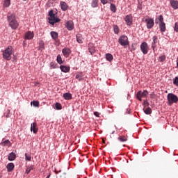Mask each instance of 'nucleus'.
<instances>
[{
    "mask_svg": "<svg viewBox=\"0 0 178 178\" xmlns=\"http://www.w3.org/2000/svg\"><path fill=\"white\" fill-rule=\"evenodd\" d=\"M8 20L9 26L13 29V30H16L19 27V22L16 20V15L15 14H10L8 15Z\"/></svg>",
    "mask_w": 178,
    "mask_h": 178,
    "instance_id": "f257e3e1",
    "label": "nucleus"
},
{
    "mask_svg": "<svg viewBox=\"0 0 178 178\" xmlns=\"http://www.w3.org/2000/svg\"><path fill=\"white\" fill-rule=\"evenodd\" d=\"M48 20L49 24H51L52 26H54L55 23H59V22H60V19H59V17H58V16L54 13V10H51L49 12Z\"/></svg>",
    "mask_w": 178,
    "mask_h": 178,
    "instance_id": "f03ea898",
    "label": "nucleus"
},
{
    "mask_svg": "<svg viewBox=\"0 0 178 178\" xmlns=\"http://www.w3.org/2000/svg\"><path fill=\"white\" fill-rule=\"evenodd\" d=\"M13 54V47L8 46L4 51H3V58L6 60H10L12 59V55Z\"/></svg>",
    "mask_w": 178,
    "mask_h": 178,
    "instance_id": "7ed1b4c3",
    "label": "nucleus"
},
{
    "mask_svg": "<svg viewBox=\"0 0 178 178\" xmlns=\"http://www.w3.org/2000/svg\"><path fill=\"white\" fill-rule=\"evenodd\" d=\"M156 24L159 23V29L161 33H165L166 31V24L163 22V16L159 15L158 18L155 19Z\"/></svg>",
    "mask_w": 178,
    "mask_h": 178,
    "instance_id": "20e7f679",
    "label": "nucleus"
},
{
    "mask_svg": "<svg viewBox=\"0 0 178 178\" xmlns=\"http://www.w3.org/2000/svg\"><path fill=\"white\" fill-rule=\"evenodd\" d=\"M167 99L168 102V105H170V106H172V105H173V104H177V102H178L177 95H176L173 93H168L167 95Z\"/></svg>",
    "mask_w": 178,
    "mask_h": 178,
    "instance_id": "39448f33",
    "label": "nucleus"
},
{
    "mask_svg": "<svg viewBox=\"0 0 178 178\" xmlns=\"http://www.w3.org/2000/svg\"><path fill=\"white\" fill-rule=\"evenodd\" d=\"M118 42L122 47H124V48H127V45L129 44V38L124 35H121L118 39Z\"/></svg>",
    "mask_w": 178,
    "mask_h": 178,
    "instance_id": "423d86ee",
    "label": "nucleus"
},
{
    "mask_svg": "<svg viewBox=\"0 0 178 178\" xmlns=\"http://www.w3.org/2000/svg\"><path fill=\"white\" fill-rule=\"evenodd\" d=\"M147 95H148V91L147 90H143L138 91L136 94V98L138 99V101H143L142 98H147Z\"/></svg>",
    "mask_w": 178,
    "mask_h": 178,
    "instance_id": "0eeeda50",
    "label": "nucleus"
},
{
    "mask_svg": "<svg viewBox=\"0 0 178 178\" xmlns=\"http://www.w3.org/2000/svg\"><path fill=\"white\" fill-rule=\"evenodd\" d=\"M148 44H147V42H143L140 44V51L143 52L144 55H147V54H148Z\"/></svg>",
    "mask_w": 178,
    "mask_h": 178,
    "instance_id": "6e6552de",
    "label": "nucleus"
},
{
    "mask_svg": "<svg viewBox=\"0 0 178 178\" xmlns=\"http://www.w3.org/2000/svg\"><path fill=\"white\" fill-rule=\"evenodd\" d=\"M145 22L146 23V26L147 29H152L154 27V19L152 18H149V19H145Z\"/></svg>",
    "mask_w": 178,
    "mask_h": 178,
    "instance_id": "1a4fd4ad",
    "label": "nucleus"
},
{
    "mask_svg": "<svg viewBox=\"0 0 178 178\" xmlns=\"http://www.w3.org/2000/svg\"><path fill=\"white\" fill-rule=\"evenodd\" d=\"M124 20L127 26H131L133 24V16L131 15H127Z\"/></svg>",
    "mask_w": 178,
    "mask_h": 178,
    "instance_id": "9d476101",
    "label": "nucleus"
},
{
    "mask_svg": "<svg viewBox=\"0 0 178 178\" xmlns=\"http://www.w3.org/2000/svg\"><path fill=\"white\" fill-rule=\"evenodd\" d=\"M65 26L69 31H72V30L74 29V24L73 23V21L69 20L65 23Z\"/></svg>",
    "mask_w": 178,
    "mask_h": 178,
    "instance_id": "9b49d317",
    "label": "nucleus"
},
{
    "mask_svg": "<svg viewBox=\"0 0 178 178\" xmlns=\"http://www.w3.org/2000/svg\"><path fill=\"white\" fill-rule=\"evenodd\" d=\"M156 44H158V38L156 36H154L153 42L152 43V48L154 52L156 51Z\"/></svg>",
    "mask_w": 178,
    "mask_h": 178,
    "instance_id": "f8f14e48",
    "label": "nucleus"
},
{
    "mask_svg": "<svg viewBox=\"0 0 178 178\" xmlns=\"http://www.w3.org/2000/svg\"><path fill=\"white\" fill-rule=\"evenodd\" d=\"M31 131H33V133H34V134H37V133L38 132V128L37 127L36 122H33L31 124Z\"/></svg>",
    "mask_w": 178,
    "mask_h": 178,
    "instance_id": "ddd939ff",
    "label": "nucleus"
},
{
    "mask_svg": "<svg viewBox=\"0 0 178 178\" xmlns=\"http://www.w3.org/2000/svg\"><path fill=\"white\" fill-rule=\"evenodd\" d=\"M34 38V33L28 31L25 33V40H33Z\"/></svg>",
    "mask_w": 178,
    "mask_h": 178,
    "instance_id": "4468645a",
    "label": "nucleus"
},
{
    "mask_svg": "<svg viewBox=\"0 0 178 178\" xmlns=\"http://www.w3.org/2000/svg\"><path fill=\"white\" fill-rule=\"evenodd\" d=\"M60 8L63 12H66L69 6H67V3L65 1H60Z\"/></svg>",
    "mask_w": 178,
    "mask_h": 178,
    "instance_id": "2eb2a0df",
    "label": "nucleus"
},
{
    "mask_svg": "<svg viewBox=\"0 0 178 178\" xmlns=\"http://www.w3.org/2000/svg\"><path fill=\"white\" fill-rule=\"evenodd\" d=\"M170 3L172 8V9H178V1L177 0H170Z\"/></svg>",
    "mask_w": 178,
    "mask_h": 178,
    "instance_id": "dca6fc26",
    "label": "nucleus"
},
{
    "mask_svg": "<svg viewBox=\"0 0 178 178\" xmlns=\"http://www.w3.org/2000/svg\"><path fill=\"white\" fill-rule=\"evenodd\" d=\"M60 69L63 73H69V72H70V67L60 65Z\"/></svg>",
    "mask_w": 178,
    "mask_h": 178,
    "instance_id": "f3484780",
    "label": "nucleus"
},
{
    "mask_svg": "<svg viewBox=\"0 0 178 178\" xmlns=\"http://www.w3.org/2000/svg\"><path fill=\"white\" fill-rule=\"evenodd\" d=\"M0 145H2V147H10V141L9 140H4L3 139Z\"/></svg>",
    "mask_w": 178,
    "mask_h": 178,
    "instance_id": "a211bd4d",
    "label": "nucleus"
},
{
    "mask_svg": "<svg viewBox=\"0 0 178 178\" xmlns=\"http://www.w3.org/2000/svg\"><path fill=\"white\" fill-rule=\"evenodd\" d=\"M62 53L64 55V56L67 57L69 56V55H70V49L69 48L63 49Z\"/></svg>",
    "mask_w": 178,
    "mask_h": 178,
    "instance_id": "6ab92c4d",
    "label": "nucleus"
},
{
    "mask_svg": "<svg viewBox=\"0 0 178 178\" xmlns=\"http://www.w3.org/2000/svg\"><path fill=\"white\" fill-rule=\"evenodd\" d=\"M88 51L92 55H94V54H95V47H94L92 43L89 44Z\"/></svg>",
    "mask_w": 178,
    "mask_h": 178,
    "instance_id": "aec40b11",
    "label": "nucleus"
},
{
    "mask_svg": "<svg viewBox=\"0 0 178 178\" xmlns=\"http://www.w3.org/2000/svg\"><path fill=\"white\" fill-rule=\"evenodd\" d=\"M63 97L64 99H66L67 101H69V100L72 99V96L70 92L64 93Z\"/></svg>",
    "mask_w": 178,
    "mask_h": 178,
    "instance_id": "412c9836",
    "label": "nucleus"
},
{
    "mask_svg": "<svg viewBox=\"0 0 178 178\" xmlns=\"http://www.w3.org/2000/svg\"><path fill=\"white\" fill-rule=\"evenodd\" d=\"M8 172H12L15 169V164L13 163H10L7 165Z\"/></svg>",
    "mask_w": 178,
    "mask_h": 178,
    "instance_id": "4be33fe9",
    "label": "nucleus"
},
{
    "mask_svg": "<svg viewBox=\"0 0 178 178\" xmlns=\"http://www.w3.org/2000/svg\"><path fill=\"white\" fill-rule=\"evenodd\" d=\"M8 161H15L16 159V154L11 152L8 156Z\"/></svg>",
    "mask_w": 178,
    "mask_h": 178,
    "instance_id": "5701e85b",
    "label": "nucleus"
},
{
    "mask_svg": "<svg viewBox=\"0 0 178 178\" xmlns=\"http://www.w3.org/2000/svg\"><path fill=\"white\" fill-rule=\"evenodd\" d=\"M76 41L79 44H83V35L81 34H76Z\"/></svg>",
    "mask_w": 178,
    "mask_h": 178,
    "instance_id": "b1692460",
    "label": "nucleus"
},
{
    "mask_svg": "<svg viewBox=\"0 0 178 178\" xmlns=\"http://www.w3.org/2000/svg\"><path fill=\"white\" fill-rule=\"evenodd\" d=\"M106 59L108 62H112L113 60V56L111 54H106Z\"/></svg>",
    "mask_w": 178,
    "mask_h": 178,
    "instance_id": "393cba45",
    "label": "nucleus"
},
{
    "mask_svg": "<svg viewBox=\"0 0 178 178\" xmlns=\"http://www.w3.org/2000/svg\"><path fill=\"white\" fill-rule=\"evenodd\" d=\"M51 37L53 38V40H58V34L56 31H51L50 33Z\"/></svg>",
    "mask_w": 178,
    "mask_h": 178,
    "instance_id": "a878e982",
    "label": "nucleus"
},
{
    "mask_svg": "<svg viewBox=\"0 0 178 178\" xmlns=\"http://www.w3.org/2000/svg\"><path fill=\"white\" fill-rule=\"evenodd\" d=\"M33 157H31V154L26 153L25 154V161H28L29 162L31 161Z\"/></svg>",
    "mask_w": 178,
    "mask_h": 178,
    "instance_id": "bb28decb",
    "label": "nucleus"
},
{
    "mask_svg": "<svg viewBox=\"0 0 178 178\" xmlns=\"http://www.w3.org/2000/svg\"><path fill=\"white\" fill-rule=\"evenodd\" d=\"M118 140L119 141H120L121 143H125V141H127V138L126 136H120L118 137Z\"/></svg>",
    "mask_w": 178,
    "mask_h": 178,
    "instance_id": "cd10ccee",
    "label": "nucleus"
},
{
    "mask_svg": "<svg viewBox=\"0 0 178 178\" xmlns=\"http://www.w3.org/2000/svg\"><path fill=\"white\" fill-rule=\"evenodd\" d=\"M33 169H34V165L28 166L26 168V175H29V173H30V172H31V170H33Z\"/></svg>",
    "mask_w": 178,
    "mask_h": 178,
    "instance_id": "c85d7f7f",
    "label": "nucleus"
},
{
    "mask_svg": "<svg viewBox=\"0 0 178 178\" xmlns=\"http://www.w3.org/2000/svg\"><path fill=\"white\" fill-rule=\"evenodd\" d=\"M56 61L59 65H62V63H63V61L62 60V56L60 54L57 56Z\"/></svg>",
    "mask_w": 178,
    "mask_h": 178,
    "instance_id": "c756f323",
    "label": "nucleus"
},
{
    "mask_svg": "<svg viewBox=\"0 0 178 178\" xmlns=\"http://www.w3.org/2000/svg\"><path fill=\"white\" fill-rule=\"evenodd\" d=\"M110 9H111V12H113V13H116L117 8H116V6H115V4L111 3L110 6Z\"/></svg>",
    "mask_w": 178,
    "mask_h": 178,
    "instance_id": "7c9ffc66",
    "label": "nucleus"
},
{
    "mask_svg": "<svg viewBox=\"0 0 178 178\" xmlns=\"http://www.w3.org/2000/svg\"><path fill=\"white\" fill-rule=\"evenodd\" d=\"M45 48L44 41H39V50L44 49Z\"/></svg>",
    "mask_w": 178,
    "mask_h": 178,
    "instance_id": "2f4dec72",
    "label": "nucleus"
},
{
    "mask_svg": "<svg viewBox=\"0 0 178 178\" xmlns=\"http://www.w3.org/2000/svg\"><path fill=\"white\" fill-rule=\"evenodd\" d=\"M91 6L92 8H97L98 6V0H92Z\"/></svg>",
    "mask_w": 178,
    "mask_h": 178,
    "instance_id": "473e14b6",
    "label": "nucleus"
},
{
    "mask_svg": "<svg viewBox=\"0 0 178 178\" xmlns=\"http://www.w3.org/2000/svg\"><path fill=\"white\" fill-rule=\"evenodd\" d=\"M144 112L146 115H151V113H152V109H151V108L148 107L147 108H146L144 111Z\"/></svg>",
    "mask_w": 178,
    "mask_h": 178,
    "instance_id": "72a5a7b5",
    "label": "nucleus"
},
{
    "mask_svg": "<svg viewBox=\"0 0 178 178\" xmlns=\"http://www.w3.org/2000/svg\"><path fill=\"white\" fill-rule=\"evenodd\" d=\"M31 105H33V106H35L37 108H38V106H40V102L38 101H33L31 102Z\"/></svg>",
    "mask_w": 178,
    "mask_h": 178,
    "instance_id": "f704fd0d",
    "label": "nucleus"
},
{
    "mask_svg": "<svg viewBox=\"0 0 178 178\" xmlns=\"http://www.w3.org/2000/svg\"><path fill=\"white\" fill-rule=\"evenodd\" d=\"M113 30L115 34H119V26L118 25H113Z\"/></svg>",
    "mask_w": 178,
    "mask_h": 178,
    "instance_id": "c9c22d12",
    "label": "nucleus"
},
{
    "mask_svg": "<svg viewBox=\"0 0 178 178\" xmlns=\"http://www.w3.org/2000/svg\"><path fill=\"white\" fill-rule=\"evenodd\" d=\"M76 79H77V80H79V81H81V80H83L82 74H76Z\"/></svg>",
    "mask_w": 178,
    "mask_h": 178,
    "instance_id": "e433bc0d",
    "label": "nucleus"
},
{
    "mask_svg": "<svg viewBox=\"0 0 178 178\" xmlns=\"http://www.w3.org/2000/svg\"><path fill=\"white\" fill-rule=\"evenodd\" d=\"M55 106L57 111H60V109H62V104H60V103H56Z\"/></svg>",
    "mask_w": 178,
    "mask_h": 178,
    "instance_id": "4c0bfd02",
    "label": "nucleus"
},
{
    "mask_svg": "<svg viewBox=\"0 0 178 178\" xmlns=\"http://www.w3.org/2000/svg\"><path fill=\"white\" fill-rule=\"evenodd\" d=\"M9 5H10V0H5L3 6H5V8H8V6H9Z\"/></svg>",
    "mask_w": 178,
    "mask_h": 178,
    "instance_id": "58836bf2",
    "label": "nucleus"
},
{
    "mask_svg": "<svg viewBox=\"0 0 178 178\" xmlns=\"http://www.w3.org/2000/svg\"><path fill=\"white\" fill-rule=\"evenodd\" d=\"M165 59H166V56H165V55H163L159 57L160 62H163V61H165Z\"/></svg>",
    "mask_w": 178,
    "mask_h": 178,
    "instance_id": "ea45409f",
    "label": "nucleus"
},
{
    "mask_svg": "<svg viewBox=\"0 0 178 178\" xmlns=\"http://www.w3.org/2000/svg\"><path fill=\"white\" fill-rule=\"evenodd\" d=\"M50 67L51 69H56V63L51 62L50 63Z\"/></svg>",
    "mask_w": 178,
    "mask_h": 178,
    "instance_id": "a19ab883",
    "label": "nucleus"
},
{
    "mask_svg": "<svg viewBox=\"0 0 178 178\" xmlns=\"http://www.w3.org/2000/svg\"><path fill=\"white\" fill-rule=\"evenodd\" d=\"M103 5H106V3H109V0H100Z\"/></svg>",
    "mask_w": 178,
    "mask_h": 178,
    "instance_id": "79ce46f5",
    "label": "nucleus"
},
{
    "mask_svg": "<svg viewBox=\"0 0 178 178\" xmlns=\"http://www.w3.org/2000/svg\"><path fill=\"white\" fill-rule=\"evenodd\" d=\"M173 83L175 85V86H178V76L175 77L174 81H173Z\"/></svg>",
    "mask_w": 178,
    "mask_h": 178,
    "instance_id": "37998d69",
    "label": "nucleus"
},
{
    "mask_svg": "<svg viewBox=\"0 0 178 178\" xmlns=\"http://www.w3.org/2000/svg\"><path fill=\"white\" fill-rule=\"evenodd\" d=\"M174 30H175V31H176V33H178V24H177V23H175Z\"/></svg>",
    "mask_w": 178,
    "mask_h": 178,
    "instance_id": "c03bdc74",
    "label": "nucleus"
},
{
    "mask_svg": "<svg viewBox=\"0 0 178 178\" xmlns=\"http://www.w3.org/2000/svg\"><path fill=\"white\" fill-rule=\"evenodd\" d=\"M143 104L145 106H149V103L147 100H145Z\"/></svg>",
    "mask_w": 178,
    "mask_h": 178,
    "instance_id": "a18cd8bd",
    "label": "nucleus"
},
{
    "mask_svg": "<svg viewBox=\"0 0 178 178\" xmlns=\"http://www.w3.org/2000/svg\"><path fill=\"white\" fill-rule=\"evenodd\" d=\"M150 98H152V99H155V94L154 92L150 94Z\"/></svg>",
    "mask_w": 178,
    "mask_h": 178,
    "instance_id": "49530a36",
    "label": "nucleus"
},
{
    "mask_svg": "<svg viewBox=\"0 0 178 178\" xmlns=\"http://www.w3.org/2000/svg\"><path fill=\"white\" fill-rule=\"evenodd\" d=\"M94 115H95V116H97V118H99V113L95 111V112H94Z\"/></svg>",
    "mask_w": 178,
    "mask_h": 178,
    "instance_id": "de8ad7c7",
    "label": "nucleus"
},
{
    "mask_svg": "<svg viewBox=\"0 0 178 178\" xmlns=\"http://www.w3.org/2000/svg\"><path fill=\"white\" fill-rule=\"evenodd\" d=\"M131 47H132V49H131V51L133 52V51L136 50V48H134V44H132Z\"/></svg>",
    "mask_w": 178,
    "mask_h": 178,
    "instance_id": "09e8293b",
    "label": "nucleus"
},
{
    "mask_svg": "<svg viewBox=\"0 0 178 178\" xmlns=\"http://www.w3.org/2000/svg\"><path fill=\"white\" fill-rule=\"evenodd\" d=\"M127 113H130V111L129 109L127 110Z\"/></svg>",
    "mask_w": 178,
    "mask_h": 178,
    "instance_id": "8fccbe9b",
    "label": "nucleus"
},
{
    "mask_svg": "<svg viewBox=\"0 0 178 178\" xmlns=\"http://www.w3.org/2000/svg\"><path fill=\"white\" fill-rule=\"evenodd\" d=\"M109 112H113V110H112L111 111H109Z\"/></svg>",
    "mask_w": 178,
    "mask_h": 178,
    "instance_id": "3c124183",
    "label": "nucleus"
},
{
    "mask_svg": "<svg viewBox=\"0 0 178 178\" xmlns=\"http://www.w3.org/2000/svg\"><path fill=\"white\" fill-rule=\"evenodd\" d=\"M103 143H105V140H103Z\"/></svg>",
    "mask_w": 178,
    "mask_h": 178,
    "instance_id": "603ef678",
    "label": "nucleus"
}]
</instances>
